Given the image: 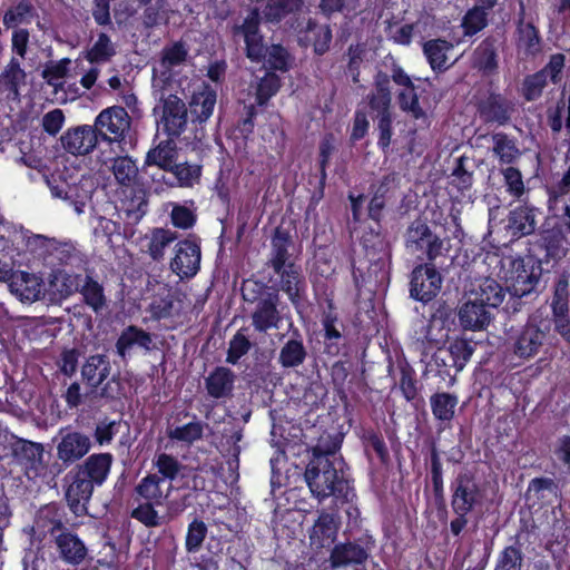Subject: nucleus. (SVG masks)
<instances>
[{
    "label": "nucleus",
    "mask_w": 570,
    "mask_h": 570,
    "mask_svg": "<svg viewBox=\"0 0 570 570\" xmlns=\"http://www.w3.org/2000/svg\"><path fill=\"white\" fill-rule=\"evenodd\" d=\"M391 80L401 89L396 94L400 109L415 120L426 119V111L421 107L417 88L402 66L393 61L391 75L379 70L374 75V90L367 95V104L371 111L376 112L375 118L392 115Z\"/></svg>",
    "instance_id": "obj_1"
},
{
    "label": "nucleus",
    "mask_w": 570,
    "mask_h": 570,
    "mask_svg": "<svg viewBox=\"0 0 570 570\" xmlns=\"http://www.w3.org/2000/svg\"><path fill=\"white\" fill-rule=\"evenodd\" d=\"M115 458L110 452L92 453L77 463L65 476L66 500L70 510L82 515L87 513V505L94 490L100 488L108 480Z\"/></svg>",
    "instance_id": "obj_2"
},
{
    "label": "nucleus",
    "mask_w": 570,
    "mask_h": 570,
    "mask_svg": "<svg viewBox=\"0 0 570 570\" xmlns=\"http://www.w3.org/2000/svg\"><path fill=\"white\" fill-rule=\"evenodd\" d=\"M348 470L342 455L340 460L311 458L305 468L304 480L318 502L333 497L337 503L345 504L356 497L354 480Z\"/></svg>",
    "instance_id": "obj_3"
},
{
    "label": "nucleus",
    "mask_w": 570,
    "mask_h": 570,
    "mask_svg": "<svg viewBox=\"0 0 570 570\" xmlns=\"http://www.w3.org/2000/svg\"><path fill=\"white\" fill-rule=\"evenodd\" d=\"M261 23L259 8L252 7L240 23H234L230 27L232 38L235 41L243 39L245 56L252 62L265 61L269 71L287 72L292 65L289 51L281 43H273L267 47L261 31Z\"/></svg>",
    "instance_id": "obj_4"
},
{
    "label": "nucleus",
    "mask_w": 570,
    "mask_h": 570,
    "mask_svg": "<svg viewBox=\"0 0 570 570\" xmlns=\"http://www.w3.org/2000/svg\"><path fill=\"white\" fill-rule=\"evenodd\" d=\"M161 478L157 473H149L144 476L135 487L130 518L138 521L146 528L163 525L165 517L159 515L156 507L163 504L164 494L160 488Z\"/></svg>",
    "instance_id": "obj_5"
},
{
    "label": "nucleus",
    "mask_w": 570,
    "mask_h": 570,
    "mask_svg": "<svg viewBox=\"0 0 570 570\" xmlns=\"http://www.w3.org/2000/svg\"><path fill=\"white\" fill-rule=\"evenodd\" d=\"M216 102L217 91L208 82H202L193 92L187 108L191 115L190 134L183 137L187 145L196 148L206 139V122L213 116Z\"/></svg>",
    "instance_id": "obj_6"
},
{
    "label": "nucleus",
    "mask_w": 570,
    "mask_h": 570,
    "mask_svg": "<svg viewBox=\"0 0 570 570\" xmlns=\"http://www.w3.org/2000/svg\"><path fill=\"white\" fill-rule=\"evenodd\" d=\"M566 55L556 52L550 55L547 63L539 70L525 75L520 87V95L527 102L539 100L549 83L559 85L564 78Z\"/></svg>",
    "instance_id": "obj_7"
},
{
    "label": "nucleus",
    "mask_w": 570,
    "mask_h": 570,
    "mask_svg": "<svg viewBox=\"0 0 570 570\" xmlns=\"http://www.w3.org/2000/svg\"><path fill=\"white\" fill-rule=\"evenodd\" d=\"M405 248L416 255L417 259L434 264L436 258L443 256L444 240L434 232L425 219L416 218L406 228L404 234Z\"/></svg>",
    "instance_id": "obj_8"
},
{
    "label": "nucleus",
    "mask_w": 570,
    "mask_h": 570,
    "mask_svg": "<svg viewBox=\"0 0 570 570\" xmlns=\"http://www.w3.org/2000/svg\"><path fill=\"white\" fill-rule=\"evenodd\" d=\"M38 524L43 528L47 527V532L53 538L62 561L72 566H78L85 561L88 554L86 544L76 533L65 527L60 518L50 519L46 524L42 517H40Z\"/></svg>",
    "instance_id": "obj_9"
},
{
    "label": "nucleus",
    "mask_w": 570,
    "mask_h": 570,
    "mask_svg": "<svg viewBox=\"0 0 570 570\" xmlns=\"http://www.w3.org/2000/svg\"><path fill=\"white\" fill-rule=\"evenodd\" d=\"M475 110L484 125L504 127L512 120L514 102L497 89H488L475 96Z\"/></svg>",
    "instance_id": "obj_10"
},
{
    "label": "nucleus",
    "mask_w": 570,
    "mask_h": 570,
    "mask_svg": "<svg viewBox=\"0 0 570 570\" xmlns=\"http://www.w3.org/2000/svg\"><path fill=\"white\" fill-rule=\"evenodd\" d=\"M131 126V118L122 106H111L102 109L96 117L94 130L98 139L107 142H125Z\"/></svg>",
    "instance_id": "obj_11"
},
{
    "label": "nucleus",
    "mask_w": 570,
    "mask_h": 570,
    "mask_svg": "<svg viewBox=\"0 0 570 570\" xmlns=\"http://www.w3.org/2000/svg\"><path fill=\"white\" fill-rule=\"evenodd\" d=\"M543 265L533 256L517 258L512 262L510 276L507 279L508 291H514L521 296H537Z\"/></svg>",
    "instance_id": "obj_12"
},
{
    "label": "nucleus",
    "mask_w": 570,
    "mask_h": 570,
    "mask_svg": "<svg viewBox=\"0 0 570 570\" xmlns=\"http://www.w3.org/2000/svg\"><path fill=\"white\" fill-rule=\"evenodd\" d=\"M569 248L568 235L553 225L539 233L533 244V257L542 265L553 267L567 256Z\"/></svg>",
    "instance_id": "obj_13"
},
{
    "label": "nucleus",
    "mask_w": 570,
    "mask_h": 570,
    "mask_svg": "<svg viewBox=\"0 0 570 570\" xmlns=\"http://www.w3.org/2000/svg\"><path fill=\"white\" fill-rule=\"evenodd\" d=\"M525 6L521 1L514 20V46L523 59H534L543 51V37L533 19L527 20Z\"/></svg>",
    "instance_id": "obj_14"
},
{
    "label": "nucleus",
    "mask_w": 570,
    "mask_h": 570,
    "mask_svg": "<svg viewBox=\"0 0 570 570\" xmlns=\"http://www.w3.org/2000/svg\"><path fill=\"white\" fill-rule=\"evenodd\" d=\"M452 510L475 511L483 501V493L475 475L469 471L459 472L450 483Z\"/></svg>",
    "instance_id": "obj_15"
},
{
    "label": "nucleus",
    "mask_w": 570,
    "mask_h": 570,
    "mask_svg": "<svg viewBox=\"0 0 570 570\" xmlns=\"http://www.w3.org/2000/svg\"><path fill=\"white\" fill-rule=\"evenodd\" d=\"M8 450V455L24 470L28 478L41 476L45 473L42 444L16 438L10 442Z\"/></svg>",
    "instance_id": "obj_16"
},
{
    "label": "nucleus",
    "mask_w": 570,
    "mask_h": 570,
    "mask_svg": "<svg viewBox=\"0 0 570 570\" xmlns=\"http://www.w3.org/2000/svg\"><path fill=\"white\" fill-rule=\"evenodd\" d=\"M441 285L442 276L435 265L423 263L412 271L410 295L413 299L426 304L436 297Z\"/></svg>",
    "instance_id": "obj_17"
},
{
    "label": "nucleus",
    "mask_w": 570,
    "mask_h": 570,
    "mask_svg": "<svg viewBox=\"0 0 570 570\" xmlns=\"http://www.w3.org/2000/svg\"><path fill=\"white\" fill-rule=\"evenodd\" d=\"M160 126L164 134L175 139L190 134L188 109L177 95H169L164 100Z\"/></svg>",
    "instance_id": "obj_18"
},
{
    "label": "nucleus",
    "mask_w": 570,
    "mask_h": 570,
    "mask_svg": "<svg viewBox=\"0 0 570 570\" xmlns=\"http://www.w3.org/2000/svg\"><path fill=\"white\" fill-rule=\"evenodd\" d=\"M200 245L195 236L178 240L170 261V269L180 278L194 277L200 267Z\"/></svg>",
    "instance_id": "obj_19"
},
{
    "label": "nucleus",
    "mask_w": 570,
    "mask_h": 570,
    "mask_svg": "<svg viewBox=\"0 0 570 570\" xmlns=\"http://www.w3.org/2000/svg\"><path fill=\"white\" fill-rule=\"evenodd\" d=\"M279 294L277 289L266 293L256 304L250 314L252 325L258 333H267L278 328L282 315L278 309Z\"/></svg>",
    "instance_id": "obj_20"
},
{
    "label": "nucleus",
    "mask_w": 570,
    "mask_h": 570,
    "mask_svg": "<svg viewBox=\"0 0 570 570\" xmlns=\"http://www.w3.org/2000/svg\"><path fill=\"white\" fill-rule=\"evenodd\" d=\"M91 448L92 442L89 435L80 431L69 430L61 434L57 444V458L65 468H68L85 458Z\"/></svg>",
    "instance_id": "obj_21"
},
{
    "label": "nucleus",
    "mask_w": 570,
    "mask_h": 570,
    "mask_svg": "<svg viewBox=\"0 0 570 570\" xmlns=\"http://www.w3.org/2000/svg\"><path fill=\"white\" fill-rule=\"evenodd\" d=\"M274 273L278 276V287L276 289L284 292L288 301L294 306H298L306 294V279L302 266L297 263L288 264Z\"/></svg>",
    "instance_id": "obj_22"
},
{
    "label": "nucleus",
    "mask_w": 570,
    "mask_h": 570,
    "mask_svg": "<svg viewBox=\"0 0 570 570\" xmlns=\"http://www.w3.org/2000/svg\"><path fill=\"white\" fill-rule=\"evenodd\" d=\"M361 243L371 262L368 272H384L391 259V248L385 236L380 230L370 229L362 235ZM368 277H371V273H368Z\"/></svg>",
    "instance_id": "obj_23"
},
{
    "label": "nucleus",
    "mask_w": 570,
    "mask_h": 570,
    "mask_svg": "<svg viewBox=\"0 0 570 570\" xmlns=\"http://www.w3.org/2000/svg\"><path fill=\"white\" fill-rule=\"evenodd\" d=\"M548 331L540 328L535 323L528 322L515 336L513 353L524 360L534 357L542 347Z\"/></svg>",
    "instance_id": "obj_24"
},
{
    "label": "nucleus",
    "mask_w": 570,
    "mask_h": 570,
    "mask_svg": "<svg viewBox=\"0 0 570 570\" xmlns=\"http://www.w3.org/2000/svg\"><path fill=\"white\" fill-rule=\"evenodd\" d=\"M178 239V233L169 228L154 227L140 238V250L154 262L165 258L166 249Z\"/></svg>",
    "instance_id": "obj_25"
},
{
    "label": "nucleus",
    "mask_w": 570,
    "mask_h": 570,
    "mask_svg": "<svg viewBox=\"0 0 570 570\" xmlns=\"http://www.w3.org/2000/svg\"><path fill=\"white\" fill-rule=\"evenodd\" d=\"M522 203L508 215V228L517 238L532 235L537 229V217L541 214L540 208L534 205L528 204L524 199Z\"/></svg>",
    "instance_id": "obj_26"
},
{
    "label": "nucleus",
    "mask_w": 570,
    "mask_h": 570,
    "mask_svg": "<svg viewBox=\"0 0 570 570\" xmlns=\"http://www.w3.org/2000/svg\"><path fill=\"white\" fill-rule=\"evenodd\" d=\"M340 525L336 514L322 510L309 530L311 546L317 549L331 547L337 538Z\"/></svg>",
    "instance_id": "obj_27"
},
{
    "label": "nucleus",
    "mask_w": 570,
    "mask_h": 570,
    "mask_svg": "<svg viewBox=\"0 0 570 570\" xmlns=\"http://www.w3.org/2000/svg\"><path fill=\"white\" fill-rule=\"evenodd\" d=\"M98 140L97 131L90 125L68 129L61 136L63 148L72 155L80 156L91 153L96 148Z\"/></svg>",
    "instance_id": "obj_28"
},
{
    "label": "nucleus",
    "mask_w": 570,
    "mask_h": 570,
    "mask_svg": "<svg viewBox=\"0 0 570 570\" xmlns=\"http://www.w3.org/2000/svg\"><path fill=\"white\" fill-rule=\"evenodd\" d=\"M473 66L482 76H494L499 71L498 38L485 37L473 53Z\"/></svg>",
    "instance_id": "obj_29"
},
{
    "label": "nucleus",
    "mask_w": 570,
    "mask_h": 570,
    "mask_svg": "<svg viewBox=\"0 0 570 570\" xmlns=\"http://www.w3.org/2000/svg\"><path fill=\"white\" fill-rule=\"evenodd\" d=\"M111 371L110 360L105 354L89 355L81 366L80 373L82 381L91 389L97 391L99 386L109 377Z\"/></svg>",
    "instance_id": "obj_30"
},
{
    "label": "nucleus",
    "mask_w": 570,
    "mask_h": 570,
    "mask_svg": "<svg viewBox=\"0 0 570 570\" xmlns=\"http://www.w3.org/2000/svg\"><path fill=\"white\" fill-rule=\"evenodd\" d=\"M235 373L226 366H216L205 379L207 394L216 400L233 396L235 387Z\"/></svg>",
    "instance_id": "obj_31"
},
{
    "label": "nucleus",
    "mask_w": 570,
    "mask_h": 570,
    "mask_svg": "<svg viewBox=\"0 0 570 570\" xmlns=\"http://www.w3.org/2000/svg\"><path fill=\"white\" fill-rule=\"evenodd\" d=\"M151 345V334L137 325H128L125 327L115 344L116 353L121 360H126L130 350L135 346L150 351Z\"/></svg>",
    "instance_id": "obj_32"
},
{
    "label": "nucleus",
    "mask_w": 570,
    "mask_h": 570,
    "mask_svg": "<svg viewBox=\"0 0 570 570\" xmlns=\"http://www.w3.org/2000/svg\"><path fill=\"white\" fill-rule=\"evenodd\" d=\"M8 287L21 302L32 303L40 298L42 285L33 274L13 271Z\"/></svg>",
    "instance_id": "obj_33"
},
{
    "label": "nucleus",
    "mask_w": 570,
    "mask_h": 570,
    "mask_svg": "<svg viewBox=\"0 0 570 570\" xmlns=\"http://www.w3.org/2000/svg\"><path fill=\"white\" fill-rule=\"evenodd\" d=\"M335 150L336 138L334 134L326 132L318 145V184L312 194V200L316 204L324 197L327 180V167Z\"/></svg>",
    "instance_id": "obj_34"
},
{
    "label": "nucleus",
    "mask_w": 570,
    "mask_h": 570,
    "mask_svg": "<svg viewBox=\"0 0 570 570\" xmlns=\"http://www.w3.org/2000/svg\"><path fill=\"white\" fill-rule=\"evenodd\" d=\"M460 323L468 330H482L490 324L492 318L491 308L478 298L465 302L459 311Z\"/></svg>",
    "instance_id": "obj_35"
},
{
    "label": "nucleus",
    "mask_w": 570,
    "mask_h": 570,
    "mask_svg": "<svg viewBox=\"0 0 570 570\" xmlns=\"http://www.w3.org/2000/svg\"><path fill=\"white\" fill-rule=\"evenodd\" d=\"M26 71L21 68L20 61L12 57L4 69L0 72V91L11 101L20 99V86L24 83Z\"/></svg>",
    "instance_id": "obj_36"
},
{
    "label": "nucleus",
    "mask_w": 570,
    "mask_h": 570,
    "mask_svg": "<svg viewBox=\"0 0 570 570\" xmlns=\"http://www.w3.org/2000/svg\"><path fill=\"white\" fill-rule=\"evenodd\" d=\"M291 334V338L284 343L278 354V363L284 368L297 367L302 365L307 357V351L299 330L293 328Z\"/></svg>",
    "instance_id": "obj_37"
},
{
    "label": "nucleus",
    "mask_w": 570,
    "mask_h": 570,
    "mask_svg": "<svg viewBox=\"0 0 570 570\" xmlns=\"http://www.w3.org/2000/svg\"><path fill=\"white\" fill-rule=\"evenodd\" d=\"M368 558L366 549L356 542L335 544L330 554V562L333 568L346 567L350 564H362Z\"/></svg>",
    "instance_id": "obj_38"
},
{
    "label": "nucleus",
    "mask_w": 570,
    "mask_h": 570,
    "mask_svg": "<svg viewBox=\"0 0 570 570\" xmlns=\"http://www.w3.org/2000/svg\"><path fill=\"white\" fill-rule=\"evenodd\" d=\"M178 158V148L175 138L168 137L161 140L157 146L149 149L146 155L145 164L147 166H157L158 168L169 171Z\"/></svg>",
    "instance_id": "obj_39"
},
{
    "label": "nucleus",
    "mask_w": 570,
    "mask_h": 570,
    "mask_svg": "<svg viewBox=\"0 0 570 570\" xmlns=\"http://www.w3.org/2000/svg\"><path fill=\"white\" fill-rule=\"evenodd\" d=\"M493 142L492 153L500 165H513L521 156L518 141L514 137L503 131H497L491 135Z\"/></svg>",
    "instance_id": "obj_40"
},
{
    "label": "nucleus",
    "mask_w": 570,
    "mask_h": 570,
    "mask_svg": "<svg viewBox=\"0 0 570 570\" xmlns=\"http://www.w3.org/2000/svg\"><path fill=\"white\" fill-rule=\"evenodd\" d=\"M459 397L454 393L435 392L430 396L432 414L440 424H449L455 416Z\"/></svg>",
    "instance_id": "obj_41"
},
{
    "label": "nucleus",
    "mask_w": 570,
    "mask_h": 570,
    "mask_svg": "<svg viewBox=\"0 0 570 570\" xmlns=\"http://www.w3.org/2000/svg\"><path fill=\"white\" fill-rule=\"evenodd\" d=\"M79 294L82 297V302L88 306L95 314H101L107 307V296L105 288L97 279L91 275L86 274Z\"/></svg>",
    "instance_id": "obj_42"
},
{
    "label": "nucleus",
    "mask_w": 570,
    "mask_h": 570,
    "mask_svg": "<svg viewBox=\"0 0 570 570\" xmlns=\"http://www.w3.org/2000/svg\"><path fill=\"white\" fill-rule=\"evenodd\" d=\"M456 365H452L450 356L441 347L433 353L431 361L426 365L425 373H433L445 383L446 387H452L456 383Z\"/></svg>",
    "instance_id": "obj_43"
},
{
    "label": "nucleus",
    "mask_w": 570,
    "mask_h": 570,
    "mask_svg": "<svg viewBox=\"0 0 570 570\" xmlns=\"http://www.w3.org/2000/svg\"><path fill=\"white\" fill-rule=\"evenodd\" d=\"M344 434L340 432H324L322 433L316 443L311 448L312 456L322 460H340L338 452L342 448Z\"/></svg>",
    "instance_id": "obj_44"
},
{
    "label": "nucleus",
    "mask_w": 570,
    "mask_h": 570,
    "mask_svg": "<svg viewBox=\"0 0 570 570\" xmlns=\"http://www.w3.org/2000/svg\"><path fill=\"white\" fill-rule=\"evenodd\" d=\"M37 16L31 0H19L7 9L2 22L7 29H18L20 24H30Z\"/></svg>",
    "instance_id": "obj_45"
},
{
    "label": "nucleus",
    "mask_w": 570,
    "mask_h": 570,
    "mask_svg": "<svg viewBox=\"0 0 570 570\" xmlns=\"http://www.w3.org/2000/svg\"><path fill=\"white\" fill-rule=\"evenodd\" d=\"M302 7V0H268L261 17L266 22L278 23L288 14L301 11Z\"/></svg>",
    "instance_id": "obj_46"
},
{
    "label": "nucleus",
    "mask_w": 570,
    "mask_h": 570,
    "mask_svg": "<svg viewBox=\"0 0 570 570\" xmlns=\"http://www.w3.org/2000/svg\"><path fill=\"white\" fill-rule=\"evenodd\" d=\"M452 47L451 42L441 38L424 42L423 52L433 71L441 72L446 69V53L452 49Z\"/></svg>",
    "instance_id": "obj_47"
},
{
    "label": "nucleus",
    "mask_w": 570,
    "mask_h": 570,
    "mask_svg": "<svg viewBox=\"0 0 570 570\" xmlns=\"http://www.w3.org/2000/svg\"><path fill=\"white\" fill-rule=\"evenodd\" d=\"M397 368L400 373L399 387L402 395L407 402H414L419 399L421 390L416 372L405 360L397 363Z\"/></svg>",
    "instance_id": "obj_48"
},
{
    "label": "nucleus",
    "mask_w": 570,
    "mask_h": 570,
    "mask_svg": "<svg viewBox=\"0 0 570 570\" xmlns=\"http://www.w3.org/2000/svg\"><path fill=\"white\" fill-rule=\"evenodd\" d=\"M550 307L553 321L569 316V279L566 275L554 283Z\"/></svg>",
    "instance_id": "obj_49"
},
{
    "label": "nucleus",
    "mask_w": 570,
    "mask_h": 570,
    "mask_svg": "<svg viewBox=\"0 0 570 570\" xmlns=\"http://www.w3.org/2000/svg\"><path fill=\"white\" fill-rule=\"evenodd\" d=\"M289 236L287 234H281L276 230L275 237L272 240L271 258L267 265L273 272H278L282 267L294 264L288 253Z\"/></svg>",
    "instance_id": "obj_50"
},
{
    "label": "nucleus",
    "mask_w": 570,
    "mask_h": 570,
    "mask_svg": "<svg viewBox=\"0 0 570 570\" xmlns=\"http://www.w3.org/2000/svg\"><path fill=\"white\" fill-rule=\"evenodd\" d=\"M306 38L312 43L314 53L323 56L328 51L333 36L328 24H318L309 20Z\"/></svg>",
    "instance_id": "obj_51"
},
{
    "label": "nucleus",
    "mask_w": 570,
    "mask_h": 570,
    "mask_svg": "<svg viewBox=\"0 0 570 570\" xmlns=\"http://www.w3.org/2000/svg\"><path fill=\"white\" fill-rule=\"evenodd\" d=\"M111 170L118 184L126 187L131 186L138 176L136 161L127 155L115 157L112 159Z\"/></svg>",
    "instance_id": "obj_52"
},
{
    "label": "nucleus",
    "mask_w": 570,
    "mask_h": 570,
    "mask_svg": "<svg viewBox=\"0 0 570 570\" xmlns=\"http://www.w3.org/2000/svg\"><path fill=\"white\" fill-rule=\"evenodd\" d=\"M115 55L116 47L110 37L105 32H100L95 43L87 50L85 58L92 65L105 63L110 61Z\"/></svg>",
    "instance_id": "obj_53"
},
{
    "label": "nucleus",
    "mask_w": 570,
    "mask_h": 570,
    "mask_svg": "<svg viewBox=\"0 0 570 570\" xmlns=\"http://www.w3.org/2000/svg\"><path fill=\"white\" fill-rule=\"evenodd\" d=\"M167 436L176 442L185 444H193L202 440L204 436V423L200 421H191L184 425L169 426L167 429Z\"/></svg>",
    "instance_id": "obj_54"
},
{
    "label": "nucleus",
    "mask_w": 570,
    "mask_h": 570,
    "mask_svg": "<svg viewBox=\"0 0 570 570\" xmlns=\"http://www.w3.org/2000/svg\"><path fill=\"white\" fill-rule=\"evenodd\" d=\"M504 295L502 286L497 281L485 278L475 292L474 298L493 309L501 305Z\"/></svg>",
    "instance_id": "obj_55"
},
{
    "label": "nucleus",
    "mask_w": 570,
    "mask_h": 570,
    "mask_svg": "<svg viewBox=\"0 0 570 570\" xmlns=\"http://www.w3.org/2000/svg\"><path fill=\"white\" fill-rule=\"evenodd\" d=\"M430 478L433 489V494L436 500H443L444 498V480H443V464L441 461L440 451L432 442L430 449Z\"/></svg>",
    "instance_id": "obj_56"
},
{
    "label": "nucleus",
    "mask_w": 570,
    "mask_h": 570,
    "mask_svg": "<svg viewBox=\"0 0 570 570\" xmlns=\"http://www.w3.org/2000/svg\"><path fill=\"white\" fill-rule=\"evenodd\" d=\"M442 350L450 356L452 365H456V371H462L474 353V346L468 340L459 337Z\"/></svg>",
    "instance_id": "obj_57"
},
{
    "label": "nucleus",
    "mask_w": 570,
    "mask_h": 570,
    "mask_svg": "<svg viewBox=\"0 0 570 570\" xmlns=\"http://www.w3.org/2000/svg\"><path fill=\"white\" fill-rule=\"evenodd\" d=\"M253 346V343L246 335V328H239L233 337L229 340L228 348L226 353V363L236 365L239 360L248 354Z\"/></svg>",
    "instance_id": "obj_58"
},
{
    "label": "nucleus",
    "mask_w": 570,
    "mask_h": 570,
    "mask_svg": "<svg viewBox=\"0 0 570 570\" xmlns=\"http://www.w3.org/2000/svg\"><path fill=\"white\" fill-rule=\"evenodd\" d=\"M346 65L344 67V73L351 77L354 85L360 82L361 66L365 58V47L361 43H352L348 46L344 53Z\"/></svg>",
    "instance_id": "obj_59"
},
{
    "label": "nucleus",
    "mask_w": 570,
    "mask_h": 570,
    "mask_svg": "<svg viewBox=\"0 0 570 570\" xmlns=\"http://www.w3.org/2000/svg\"><path fill=\"white\" fill-rule=\"evenodd\" d=\"M154 465L158 475L164 480L177 481L185 468L177 458L171 454L160 453L155 458Z\"/></svg>",
    "instance_id": "obj_60"
},
{
    "label": "nucleus",
    "mask_w": 570,
    "mask_h": 570,
    "mask_svg": "<svg viewBox=\"0 0 570 570\" xmlns=\"http://www.w3.org/2000/svg\"><path fill=\"white\" fill-rule=\"evenodd\" d=\"M282 86L279 76L267 71L258 81L255 92V100L258 106H265L274 97Z\"/></svg>",
    "instance_id": "obj_61"
},
{
    "label": "nucleus",
    "mask_w": 570,
    "mask_h": 570,
    "mask_svg": "<svg viewBox=\"0 0 570 570\" xmlns=\"http://www.w3.org/2000/svg\"><path fill=\"white\" fill-rule=\"evenodd\" d=\"M523 553L519 543L504 547L499 553L494 570H522Z\"/></svg>",
    "instance_id": "obj_62"
},
{
    "label": "nucleus",
    "mask_w": 570,
    "mask_h": 570,
    "mask_svg": "<svg viewBox=\"0 0 570 570\" xmlns=\"http://www.w3.org/2000/svg\"><path fill=\"white\" fill-rule=\"evenodd\" d=\"M488 26V17L484 8L473 7L469 9L462 19L464 36L472 37Z\"/></svg>",
    "instance_id": "obj_63"
},
{
    "label": "nucleus",
    "mask_w": 570,
    "mask_h": 570,
    "mask_svg": "<svg viewBox=\"0 0 570 570\" xmlns=\"http://www.w3.org/2000/svg\"><path fill=\"white\" fill-rule=\"evenodd\" d=\"M188 48L185 42L176 41L170 46H165L161 50L160 63L164 68L171 69L180 66L187 60Z\"/></svg>",
    "instance_id": "obj_64"
}]
</instances>
